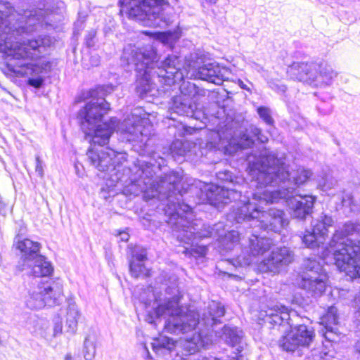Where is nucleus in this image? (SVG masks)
Masks as SVG:
<instances>
[{
    "instance_id": "56",
    "label": "nucleus",
    "mask_w": 360,
    "mask_h": 360,
    "mask_svg": "<svg viewBox=\"0 0 360 360\" xmlns=\"http://www.w3.org/2000/svg\"><path fill=\"white\" fill-rule=\"evenodd\" d=\"M207 335H208L207 334H205V335H203V334H202V333H199V334H198V338H207Z\"/></svg>"
},
{
    "instance_id": "45",
    "label": "nucleus",
    "mask_w": 360,
    "mask_h": 360,
    "mask_svg": "<svg viewBox=\"0 0 360 360\" xmlns=\"http://www.w3.org/2000/svg\"><path fill=\"white\" fill-rule=\"evenodd\" d=\"M63 333V326L61 324V321L59 318L55 321V326L53 328V335L54 336H58L62 335Z\"/></svg>"
},
{
    "instance_id": "19",
    "label": "nucleus",
    "mask_w": 360,
    "mask_h": 360,
    "mask_svg": "<svg viewBox=\"0 0 360 360\" xmlns=\"http://www.w3.org/2000/svg\"><path fill=\"white\" fill-rule=\"evenodd\" d=\"M287 200L288 206L290 210V214L293 218L299 220H304L312 213L316 197L310 195L304 196L299 195L298 198L290 195L289 198H282L281 200Z\"/></svg>"
},
{
    "instance_id": "61",
    "label": "nucleus",
    "mask_w": 360,
    "mask_h": 360,
    "mask_svg": "<svg viewBox=\"0 0 360 360\" xmlns=\"http://www.w3.org/2000/svg\"><path fill=\"white\" fill-rule=\"evenodd\" d=\"M281 338H287L285 335H282Z\"/></svg>"
},
{
    "instance_id": "28",
    "label": "nucleus",
    "mask_w": 360,
    "mask_h": 360,
    "mask_svg": "<svg viewBox=\"0 0 360 360\" xmlns=\"http://www.w3.org/2000/svg\"><path fill=\"white\" fill-rule=\"evenodd\" d=\"M274 245L273 240L266 236H258L252 234L250 238V251L254 256L263 255Z\"/></svg>"
},
{
    "instance_id": "27",
    "label": "nucleus",
    "mask_w": 360,
    "mask_h": 360,
    "mask_svg": "<svg viewBox=\"0 0 360 360\" xmlns=\"http://www.w3.org/2000/svg\"><path fill=\"white\" fill-rule=\"evenodd\" d=\"M79 316L80 314L75 302L72 300H69L66 314L65 335L68 334L69 335H72L75 334Z\"/></svg>"
},
{
    "instance_id": "26",
    "label": "nucleus",
    "mask_w": 360,
    "mask_h": 360,
    "mask_svg": "<svg viewBox=\"0 0 360 360\" xmlns=\"http://www.w3.org/2000/svg\"><path fill=\"white\" fill-rule=\"evenodd\" d=\"M338 320L339 316L337 307L335 306L329 307L326 314L321 319V324L323 325V328L321 329L323 338H327V333L338 335L337 328L335 326L338 324Z\"/></svg>"
},
{
    "instance_id": "43",
    "label": "nucleus",
    "mask_w": 360,
    "mask_h": 360,
    "mask_svg": "<svg viewBox=\"0 0 360 360\" xmlns=\"http://www.w3.org/2000/svg\"><path fill=\"white\" fill-rule=\"evenodd\" d=\"M251 132L254 136L261 143H266L268 141V137L263 134L261 129L257 127H253L251 129Z\"/></svg>"
},
{
    "instance_id": "25",
    "label": "nucleus",
    "mask_w": 360,
    "mask_h": 360,
    "mask_svg": "<svg viewBox=\"0 0 360 360\" xmlns=\"http://www.w3.org/2000/svg\"><path fill=\"white\" fill-rule=\"evenodd\" d=\"M224 131H218L217 135L220 139L224 138L229 145H233L236 149H245L251 148L254 145V141L245 134L240 133V139H236V133L232 131L231 125H226Z\"/></svg>"
},
{
    "instance_id": "50",
    "label": "nucleus",
    "mask_w": 360,
    "mask_h": 360,
    "mask_svg": "<svg viewBox=\"0 0 360 360\" xmlns=\"http://www.w3.org/2000/svg\"><path fill=\"white\" fill-rule=\"evenodd\" d=\"M354 348L355 350L360 354V340L356 342Z\"/></svg>"
},
{
    "instance_id": "52",
    "label": "nucleus",
    "mask_w": 360,
    "mask_h": 360,
    "mask_svg": "<svg viewBox=\"0 0 360 360\" xmlns=\"http://www.w3.org/2000/svg\"><path fill=\"white\" fill-rule=\"evenodd\" d=\"M129 239V235L127 233H124L123 236H122V240L127 241Z\"/></svg>"
},
{
    "instance_id": "37",
    "label": "nucleus",
    "mask_w": 360,
    "mask_h": 360,
    "mask_svg": "<svg viewBox=\"0 0 360 360\" xmlns=\"http://www.w3.org/2000/svg\"><path fill=\"white\" fill-rule=\"evenodd\" d=\"M257 112L263 122L269 126H274V120L272 117L270 108L265 106H260L257 108Z\"/></svg>"
},
{
    "instance_id": "48",
    "label": "nucleus",
    "mask_w": 360,
    "mask_h": 360,
    "mask_svg": "<svg viewBox=\"0 0 360 360\" xmlns=\"http://www.w3.org/2000/svg\"><path fill=\"white\" fill-rule=\"evenodd\" d=\"M143 347H144V352L146 353V359H148V360H153L146 344L143 345Z\"/></svg>"
},
{
    "instance_id": "59",
    "label": "nucleus",
    "mask_w": 360,
    "mask_h": 360,
    "mask_svg": "<svg viewBox=\"0 0 360 360\" xmlns=\"http://www.w3.org/2000/svg\"><path fill=\"white\" fill-rule=\"evenodd\" d=\"M325 340H326V342H334L333 340L329 339V338L325 339Z\"/></svg>"
},
{
    "instance_id": "53",
    "label": "nucleus",
    "mask_w": 360,
    "mask_h": 360,
    "mask_svg": "<svg viewBox=\"0 0 360 360\" xmlns=\"http://www.w3.org/2000/svg\"><path fill=\"white\" fill-rule=\"evenodd\" d=\"M65 360H72L71 354H67L65 357Z\"/></svg>"
},
{
    "instance_id": "38",
    "label": "nucleus",
    "mask_w": 360,
    "mask_h": 360,
    "mask_svg": "<svg viewBox=\"0 0 360 360\" xmlns=\"http://www.w3.org/2000/svg\"><path fill=\"white\" fill-rule=\"evenodd\" d=\"M342 204L343 207H349L352 213H356L359 211L358 204L350 194H345L342 196Z\"/></svg>"
},
{
    "instance_id": "49",
    "label": "nucleus",
    "mask_w": 360,
    "mask_h": 360,
    "mask_svg": "<svg viewBox=\"0 0 360 360\" xmlns=\"http://www.w3.org/2000/svg\"><path fill=\"white\" fill-rule=\"evenodd\" d=\"M318 109L321 111H323L322 112L323 114H327V113H330L331 111H332V109H331V107L330 106L327 109H321V108L320 106H318Z\"/></svg>"
},
{
    "instance_id": "40",
    "label": "nucleus",
    "mask_w": 360,
    "mask_h": 360,
    "mask_svg": "<svg viewBox=\"0 0 360 360\" xmlns=\"http://www.w3.org/2000/svg\"><path fill=\"white\" fill-rule=\"evenodd\" d=\"M96 31L94 29L88 31L85 38L84 44L87 48H92L96 44Z\"/></svg>"
},
{
    "instance_id": "57",
    "label": "nucleus",
    "mask_w": 360,
    "mask_h": 360,
    "mask_svg": "<svg viewBox=\"0 0 360 360\" xmlns=\"http://www.w3.org/2000/svg\"><path fill=\"white\" fill-rule=\"evenodd\" d=\"M150 301H151V300H150V299H148L146 300H143V302H144L146 304H150Z\"/></svg>"
},
{
    "instance_id": "12",
    "label": "nucleus",
    "mask_w": 360,
    "mask_h": 360,
    "mask_svg": "<svg viewBox=\"0 0 360 360\" xmlns=\"http://www.w3.org/2000/svg\"><path fill=\"white\" fill-rule=\"evenodd\" d=\"M216 176L218 181L226 185L203 184L197 191L200 196L199 201L196 203L207 202L217 209H221L225 205L234 202L235 204L231 207V211H233L238 206H243L246 203L243 202L246 193L249 192L250 198H251L250 192L253 191L247 190L248 184L244 178L237 176L227 169L218 172Z\"/></svg>"
},
{
    "instance_id": "33",
    "label": "nucleus",
    "mask_w": 360,
    "mask_h": 360,
    "mask_svg": "<svg viewBox=\"0 0 360 360\" xmlns=\"http://www.w3.org/2000/svg\"><path fill=\"white\" fill-rule=\"evenodd\" d=\"M241 340L242 339H226V344L231 348L232 352L236 354L231 357L230 360H243V356L240 354L243 350Z\"/></svg>"
},
{
    "instance_id": "30",
    "label": "nucleus",
    "mask_w": 360,
    "mask_h": 360,
    "mask_svg": "<svg viewBox=\"0 0 360 360\" xmlns=\"http://www.w3.org/2000/svg\"><path fill=\"white\" fill-rule=\"evenodd\" d=\"M333 218L330 215L323 212L317 219L312 220L311 229L325 239V236L328 234V228L333 226Z\"/></svg>"
},
{
    "instance_id": "35",
    "label": "nucleus",
    "mask_w": 360,
    "mask_h": 360,
    "mask_svg": "<svg viewBox=\"0 0 360 360\" xmlns=\"http://www.w3.org/2000/svg\"><path fill=\"white\" fill-rule=\"evenodd\" d=\"M82 352L85 360H92L96 354V339H84Z\"/></svg>"
},
{
    "instance_id": "10",
    "label": "nucleus",
    "mask_w": 360,
    "mask_h": 360,
    "mask_svg": "<svg viewBox=\"0 0 360 360\" xmlns=\"http://www.w3.org/2000/svg\"><path fill=\"white\" fill-rule=\"evenodd\" d=\"M253 181L254 179L251 181V186L255 187L256 190L255 192H250L251 198H250L249 192L246 193L243 200V202L246 203L231 211L228 214V218L238 224L252 221L255 226H259L265 231L280 233L289 223L285 212L275 207H271L265 211L263 205L278 202L281 198H278L276 201L266 200L262 202L263 198L256 196L255 194L263 197V193L268 187H261L259 185L254 184Z\"/></svg>"
},
{
    "instance_id": "63",
    "label": "nucleus",
    "mask_w": 360,
    "mask_h": 360,
    "mask_svg": "<svg viewBox=\"0 0 360 360\" xmlns=\"http://www.w3.org/2000/svg\"><path fill=\"white\" fill-rule=\"evenodd\" d=\"M335 360H337V359H335Z\"/></svg>"
},
{
    "instance_id": "21",
    "label": "nucleus",
    "mask_w": 360,
    "mask_h": 360,
    "mask_svg": "<svg viewBox=\"0 0 360 360\" xmlns=\"http://www.w3.org/2000/svg\"><path fill=\"white\" fill-rule=\"evenodd\" d=\"M148 119L142 108H134L129 117L124 120L123 125L125 127L124 131L128 134L129 141H135L141 137L146 136L144 134L143 126L147 124Z\"/></svg>"
},
{
    "instance_id": "46",
    "label": "nucleus",
    "mask_w": 360,
    "mask_h": 360,
    "mask_svg": "<svg viewBox=\"0 0 360 360\" xmlns=\"http://www.w3.org/2000/svg\"><path fill=\"white\" fill-rule=\"evenodd\" d=\"M35 170H36V172H37L41 176H42V175H43L42 161L40 160L39 156L36 157Z\"/></svg>"
},
{
    "instance_id": "6",
    "label": "nucleus",
    "mask_w": 360,
    "mask_h": 360,
    "mask_svg": "<svg viewBox=\"0 0 360 360\" xmlns=\"http://www.w3.org/2000/svg\"><path fill=\"white\" fill-rule=\"evenodd\" d=\"M44 3H40L37 9L30 10L18 8L16 10L8 1H0V54L11 55L7 67L12 71L25 72L26 68H15L13 62L15 50L9 45L23 34L32 33L44 16Z\"/></svg>"
},
{
    "instance_id": "22",
    "label": "nucleus",
    "mask_w": 360,
    "mask_h": 360,
    "mask_svg": "<svg viewBox=\"0 0 360 360\" xmlns=\"http://www.w3.org/2000/svg\"><path fill=\"white\" fill-rule=\"evenodd\" d=\"M226 70L221 67L218 63H209L195 68L193 67L191 76L201 80L207 81L217 85H220L225 79L224 72Z\"/></svg>"
},
{
    "instance_id": "42",
    "label": "nucleus",
    "mask_w": 360,
    "mask_h": 360,
    "mask_svg": "<svg viewBox=\"0 0 360 360\" xmlns=\"http://www.w3.org/2000/svg\"><path fill=\"white\" fill-rule=\"evenodd\" d=\"M353 307L355 309L354 315L356 320L360 324V291L354 297Z\"/></svg>"
},
{
    "instance_id": "1",
    "label": "nucleus",
    "mask_w": 360,
    "mask_h": 360,
    "mask_svg": "<svg viewBox=\"0 0 360 360\" xmlns=\"http://www.w3.org/2000/svg\"><path fill=\"white\" fill-rule=\"evenodd\" d=\"M140 163V171L138 173L137 181L134 188L133 195H139L143 193V198L146 200L158 198L162 201L164 206L165 214L168 217L167 223L171 226L172 234L176 238L185 240L188 238L182 229L191 224L193 219V205L187 200L189 194H195L194 203L199 201L200 194H198L197 186H191L188 191L184 193L180 190L179 184L182 175L179 172L170 171L165 173L163 176L156 175V169L160 167L158 165L145 160H138Z\"/></svg>"
},
{
    "instance_id": "4",
    "label": "nucleus",
    "mask_w": 360,
    "mask_h": 360,
    "mask_svg": "<svg viewBox=\"0 0 360 360\" xmlns=\"http://www.w3.org/2000/svg\"><path fill=\"white\" fill-rule=\"evenodd\" d=\"M166 285L164 298L158 297L154 292L152 294L157 306L153 311L148 314L146 319L148 323L153 324L155 319L165 315L179 316L181 326H179V323L175 325L176 329L184 332L194 330L200 325H204L208 330L212 329L214 331V327L221 323L220 319L225 314V308L220 302H210L201 317L193 311H189L186 316H182L183 309L180 307L179 302L183 295L179 290L178 277L175 274L169 275Z\"/></svg>"
},
{
    "instance_id": "2",
    "label": "nucleus",
    "mask_w": 360,
    "mask_h": 360,
    "mask_svg": "<svg viewBox=\"0 0 360 360\" xmlns=\"http://www.w3.org/2000/svg\"><path fill=\"white\" fill-rule=\"evenodd\" d=\"M121 59L127 65L134 66L136 93L142 99L155 95L152 92L156 82L171 86L180 82L185 77L179 56L168 55L159 62L157 49L150 44L143 48L129 44L124 48Z\"/></svg>"
},
{
    "instance_id": "47",
    "label": "nucleus",
    "mask_w": 360,
    "mask_h": 360,
    "mask_svg": "<svg viewBox=\"0 0 360 360\" xmlns=\"http://www.w3.org/2000/svg\"><path fill=\"white\" fill-rule=\"evenodd\" d=\"M238 84L242 89L250 91V89L241 79L238 80Z\"/></svg>"
},
{
    "instance_id": "41",
    "label": "nucleus",
    "mask_w": 360,
    "mask_h": 360,
    "mask_svg": "<svg viewBox=\"0 0 360 360\" xmlns=\"http://www.w3.org/2000/svg\"><path fill=\"white\" fill-rule=\"evenodd\" d=\"M297 332L299 334L293 335L292 338H314V331L309 330L307 326L300 325L297 328Z\"/></svg>"
},
{
    "instance_id": "51",
    "label": "nucleus",
    "mask_w": 360,
    "mask_h": 360,
    "mask_svg": "<svg viewBox=\"0 0 360 360\" xmlns=\"http://www.w3.org/2000/svg\"><path fill=\"white\" fill-rule=\"evenodd\" d=\"M345 274H347V276H349V277L351 278V279H352V280H353V281H354V280H358V281H359V283H360V281H359V280H360V276H355V277H352V276H351L350 275H349L348 274H347V272H346V271H345Z\"/></svg>"
},
{
    "instance_id": "39",
    "label": "nucleus",
    "mask_w": 360,
    "mask_h": 360,
    "mask_svg": "<svg viewBox=\"0 0 360 360\" xmlns=\"http://www.w3.org/2000/svg\"><path fill=\"white\" fill-rule=\"evenodd\" d=\"M308 360H335V358L328 355L327 352H322L318 350H313Z\"/></svg>"
},
{
    "instance_id": "60",
    "label": "nucleus",
    "mask_w": 360,
    "mask_h": 360,
    "mask_svg": "<svg viewBox=\"0 0 360 360\" xmlns=\"http://www.w3.org/2000/svg\"><path fill=\"white\" fill-rule=\"evenodd\" d=\"M169 129L170 130H172V124H169Z\"/></svg>"
},
{
    "instance_id": "62",
    "label": "nucleus",
    "mask_w": 360,
    "mask_h": 360,
    "mask_svg": "<svg viewBox=\"0 0 360 360\" xmlns=\"http://www.w3.org/2000/svg\"><path fill=\"white\" fill-rule=\"evenodd\" d=\"M162 338H168L167 336H162Z\"/></svg>"
},
{
    "instance_id": "31",
    "label": "nucleus",
    "mask_w": 360,
    "mask_h": 360,
    "mask_svg": "<svg viewBox=\"0 0 360 360\" xmlns=\"http://www.w3.org/2000/svg\"><path fill=\"white\" fill-rule=\"evenodd\" d=\"M318 80L317 86L323 83L326 85L332 84L333 79L337 77L338 72H335L330 65L326 63H318Z\"/></svg>"
},
{
    "instance_id": "58",
    "label": "nucleus",
    "mask_w": 360,
    "mask_h": 360,
    "mask_svg": "<svg viewBox=\"0 0 360 360\" xmlns=\"http://www.w3.org/2000/svg\"><path fill=\"white\" fill-rule=\"evenodd\" d=\"M178 143H173V144L171 146V149L173 150L174 148H175V146ZM180 145L181 144V143H179Z\"/></svg>"
},
{
    "instance_id": "13",
    "label": "nucleus",
    "mask_w": 360,
    "mask_h": 360,
    "mask_svg": "<svg viewBox=\"0 0 360 360\" xmlns=\"http://www.w3.org/2000/svg\"><path fill=\"white\" fill-rule=\"evenodd\" d=\"M185 232V236L188 238L185 240L176 238L180 243L189 245L191 246V252L193 256L204 257L207 252V247L205 244H200V242L208 238H221L224 236V242L226 244L229 250H232L238 245L240 240L239 232L231 230L225 233L224 225L222 222L214 224L212 226L202 224L200 221H194L192 219L191 224L186 225V228L182 229Z\"/></svg>"
},
{
    "instance_id": "14",
    "label": "nucleus",
    "mask_w": 360,
    "mask_h": 360,
    "mask_svg": "<svg viewBox=\"0 0 360 360\" xmlns=\"http://www.w3.org/2000/svg\"><path fill=\"white\" fill-rule=\"evenodd\" d=\"M129 18L142 21L149 27L165 28L172 22L170 6L167 0H119Z\"/></svg>"
},
{
    "instance_id": "36",
    "label": "nucleus",
    "mask_w": 360,
    "mask_h": 360,
    "mask_svg": "<svg viewBox=\"0 0 360 360\" xmlns=\"http://www.w3.org/2000/svg\"><path fill=\"white\" fill-rule=\"evenodd\" d=\"M241 333L236 326L225 325L221 330V334H216V338H243Z\"/></svg>"
},
{
    "instance_id": "34",
    "label": "nucleus",
    "mask_w": 360,
    "mask_h": 360,
    "mask_svg": "<svg viewBox=\"0 0 360 360\" xmlns=\"http://www.w3.org/2000/svg\"><path fill=\"white\" fill-rule=\"evenodd\" d=\"M337 180L330 174H324L318 180V187L323 191H328L333 188L337 184Z\"/></svg>"
},
{
    "instance_id": "29",
    "label": "nucleus",
    "mask_w": 360,
    "mask_h": 360,
    "mask_svg": "<svg viewBox=\"0 0 360 360\" xmlns=\"http://www.w3.org/2000/svg\"><path fill=\"white\" fill-rule=\"evenodd\" d=\"M314 339H282L280 346L288 352L302 354L303 349H308Z\"/></svg>"
},
{
    "instance_id": "44",
    "label": "nucleus",
    "mask_w": 360,
    "mask_h": 360,
    "mask_svg": "<svg viewBox=\"0 0 360 360\" xmlns=\"http://www.w3.org/2000/svg\"><path fill=\"white\" fill-rule=\"evenodd\" d=\"M269 86L272 90L280 94H284L287 90L286 86L282 84L271 82L269 84Z\"/></svg>"
},
{
    "instance_id": "55",
    "label": "nucleus",
    "mask_w": 360,
    "mask_h": 360,
    "mask_svg": "<svg viewBox=\"0 0 360 360\" xmlns=\"http://www.w3.org/2000/svg\"><path fill=\"white\" fill-rule=\"evenodd\" d=\"M207 3H209V4H215L217 0H205Z\"/></svg>"
},
{
    "instance_id": "54",
    "label": "nucleus",
    "mask_w": 360,
    "mask_h": 360,
    "mask_svg": "<svg viewBox=\"0 0 360 360\" xmlns=\"http://www.w3.org/2000/svg\"><path fill=\"white\" fill-rule=\"evenodd\" d=\"M184 153V150L181 148H179V150L176 152V153L179 155H182Z\"/></svg>"
},
{
    "instance_id": "16",
    "label": "nucleus",
    "mask_w": 360,
    "mask_h": 360,
    "mask_svg": "<svg viewBox=\"0 0 360 360\" xmlns=\"http://www.w3.org/2000/svg\"><path fill=\"white\" fill-rule=\"evenodd\" d=\"M151 343L153 352L158 356L179 355L176 347L182 348V356H192L191 360H221L212 355H202L201 349H207L212 345V339H153Z\"/></svg>"
},
{
    "instance_id": "24",
    "label": "nucleus",
    "mask_w": 360,
    "mask_h": 360,
    "mask_svg": "<svg viewBox=\"0 0 360 360\" xmlns=\"http://www.w3.org/2000/svg\"><path fill=\"white\" fill-rule=\"evenodd\" d=\"M147 259L146 249H136L133 252L132 258L129 261V271L131 276L139 278L149 276L148 270L145 266V262Z\"/></svg>"
},
{
    "instance_id": "18",
    "label": "nucleus",
    "mask_w": 360,
    "mask_h": 360,
    "mask_svg": "<svg viewBox=\"0 0 360 360\" xmlns=\"http://www.w3.org/2000/svg\"><path fill=\"white\" fill-rule=\"evenodd\" d=\"M319 63L294 62L287 68L288 75L292 79L317 86Z\"/></svg>"
},
{
    "instance_id": "15",
    "label": "nucleus",
    "mask_w": 360,
    "mask_h": 360,
    "mask_svg": "<svg viewBox=\"0 0 360 360\" xmlns=\"http://www.w3.org/2000/svg\"><path fill=\"white\" fill-rule=\"evenodd\" d=\"M179 90L181 94L172 98V102L169 107V119L174 122V128L176 130L174 133L175 137L191 135L196 131L195 128L185 124L183 120H177L176 115L198 120H200L204 115L192 101V97L198 94L195 84L188 81H184L179 86Z\"/></svg>"
},
{
    "instance_id": "3",
    "label": "nucleus",
    "mask_w": 360,
    "mask_h": 360,
    "mask_svg": "<svg viewBox=\"0 0 360 360\" xmlns=\"http://www.w3.org/2000/svg\"><path fill=\"white\" fill-rule=\"evenodd\" d=\"M21 255L16 269L22 272L23 276L32 277V283L37 286L30 294L26 304L31 309H41L53 307L60 303L63 296V284L58 280L44 281L53 274V266L47 258L40 254L41 244L25 238L17 243Z\"/></svg>"
},
{
    "instance_id": "8",
    "label": "nucleus",
    "mask_w": 360,
    "mask_h": 360,
    "mask_svg": "<svg viewBox=\"0 0 360 360\" xmlns=\"http://www.w3.org/2000/svg\"><path fill=\"white\" fill-rule=\"evenodd\" d=\"M30 33L23 34L16 39L13 43H11L9 46L13 50H15V56L13 58V63L15 67L25 68V72H17L8 70L7 67L8 62L11 58L8 53L5 56L1 55V57L5 60V65L4 72L5 74L10 76L25 77L28 75H36V77H29L27 80L28 85L37 89L43 86L44 84V79L40 76L41 74H46L49 72L52 68V63L50 61L44 59H40L37 61H34L37 58H40L42 54L46 51L45 39H28L27 37Z\"/></svg>"
},
{
    "instance_id": "5",
    "label": "nucleus",
    "mask_w": 360,
    "mask_h": 360,
    "mask_svg": "<svg viewBox=\"0 0 360 360\" xmlns=\"http://www.w3.org/2000/svg\"><path fill=\"white\" fill-rule=\"evenodd\" d=\"M259 162L260 166L257 169L253 184L261 187H269L264 191L263 197L259 195L263 198L262 202L293 195L296 188L307 182L312 175L310 169L301 168L297 169L292 180L283 160L270 152L262 153Z\"/></svg>"
},
{
    "instance_id": "9",
    "label": "nucleus",
    "mask_w": 360,
    "mask_h": 360,
    "mask_svg": "<svg viewBox=\"0 0 360 360\" xmlns=\"http://www.w3.org/2000/svg\"><path fill=\"white\" fill-rule=\"evenodd\" d=\"M94 146L87 150L86 155L91 165L104 173L102 178L106 180L105 185L101 188V193L107 199L114 195V188L120 185L126 192L133 194L134 188L140 171V163L137 161L131 167H123L120 162L118 155L114 150L105 148H98Z\"/></svg>"
},
{
    "instance_id": "7",
    "label": "nucleus",
    "mask_w": 360,
    "mask_h": 360,
    "mask_svg": "<svg viewBox=\"0 0 360 360\" xmlns=\"http://www.w3.org/2000/svg\"><path fill=\"white\" fill-rule=\"evenodd\" d=\"M112 91V85L98 86L95 89L89 90L86 98L90 100L78 112L82 130L86 136L91 138L93 143L98 144V146L108 143L118 124V120L116 117H111L109 121L102 122L103 116L110 109V103L104 97L107 93Z\"/></svg>"
},
{
    "instance_id": "20",
    "label": "nucleus",
    "mask_w": 360,
    "mask_h": 360,
    "mask_svg": "<svg viewBox=\"0 0 360 360\" xmlns=\"http://www.w3.org/2000/svg\"><path fill=\"white\" fill-rule=\"evenodd\" d=\"M293 254L287 247L276 248L261 263V267L266 271L278 273L280 269L288 266L293 260Z\"/></svg>"
},
{
    "instance_id": "32",
    "label": "nucleus",
    "mask_w": 360,
    "mask_h": 360,
    "mask_svg": "<svg viewBox=\"0 0 360 360\" xmlns=\"http://www.w3.org/2000/svg\"><path fill=\"white\" fill-rule=\"evenodd\" d=\"M302 243L306 248L315 249L319 248L321 245L324 243L325 239L323 236L316 234L313 229H307L304 233H302L300 236Z\"/></svg>"
},
{
    "instance_id": "23",
    "label": "nucleus",
    "mask_w": 360,
    "mask_h": 360,
    "mask_svg": "<svg viewBox=\"0 0 360 360\" xmlns=\"http://www.w3.org/2000/svg\"><path fill=\"white\" fill-rule=\"evenodd\" d=\"M276 309H270L268 311H266V315L263 319L265 324H269L273 327L278 326L287 324L292 326L291 316L295 314V311H290L285 306H276Z\"/></svg>"
},
{
    "instance_id": "17",
    "label": "nucleus",
    "mask_w": 360,
    "mask_h": 360,
    "mask_svg": "<svg viewBox=\"0 0 360 360\" xmlns=\"http://www.w3.org/2000/svg\"><path fill=\"white\" fill-rule=\"evenodd\" d=\"M298 285L313 297L321 296L326 290L328 276L316 257H308L302 264Z\"/></svg>"
},
{
    "instance_id": "11",
    "label": "nucleus",
    "mask_w": 360,
    "mask_h": 360,
    "mask_svg": "<svg viewBox=\"0 0 360 360\" xmlns=\"http://www.w3.org/2000/svg\"><path fill=\"white\" fill-rule=\"evenodd\" d=\"M330 247L340 271L360 276V221L348 220L335 230Z\"/></svg>"
}]
</instances>
